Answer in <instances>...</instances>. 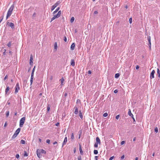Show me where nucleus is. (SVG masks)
Returning a JSON list of instances; mask_svg holds the SVG:
<instances>
[{
  "mask_svg": "<svg viewBox=\"0 0 160 160\" xmlns=\"http://www.w3.org/2000/svg\"><path fill=\"white\" fill-rule=\"evenodd\" d=\"M14 7V5L13 4H12L11 5L10 8H9L8 10V11L7 16H6V19H8V17H9L12 14V12L13 10V9Z\"/></svg>",
  "mask_w": 160,
  "mask_h": 160,
  "instance_id": "1",
  "label": "nucleus"
},
{
  "mask_svg": "<svg viewBox=\"0 0 160 160\" xmlns=\"http://www.w3.org/2000/svg\"><path fill=\"white\" fill-rule=\"evenodd\" d=\"M77 106H75L74 107L75 110H78L79 109V107H80L81 105V101L79 99H78L76 102Z\"/></svg>",
  "mask_w": 160,
  "mask_h": 160,
  "instance_id": "2",
  "label": "nucleus"
},
{
  "mask_svg": "<svg viewBox=\"0 0 160 160\" xmlns=\"http://www.w3.org/2000/svg\"><path fill=\"white\" fill-rule=\"evenodd\" d=\"M20 129H21L20 128H18V129H17L14 135L12 137V139H14L17 136L20 132Z\"/></svg>",
  "mask_w": 160,
  "mask_h": 160,
  "instance_id": "3",
  "label": "nucleus"
},
{
  "mask_svg": "<svg viewBox=\"0 0 160 160\" xmlns=\"http://www.w3.org/2000/svg\"><path fill=\"white\" fill-rule=\"evenodd\" d=\"M25 120V117H23L22 118L20 121V127H22L24 123Z\"/></svg>",
  "mask_w": 160,
  "mask_h": 160,
  "instance_id": "4",
  "label": "nucleus"
},
{
  "mask_svg": "<svg viewBox=\"0 0 160 160\" xmlns=\"http://www.w3.org/2000/svg\"><path fill=\"white\" fill-rule=\"evenodd\" d=\"M60 1H57L56 3L52 6L51 8V11H52L60 3Z\"/></svg>",
  "mask_w": 160,
  "mask_h": 160,
  "instance_id": "5",
  "label": "nucleus"
},
{
  "mask_svg": "<svg viewBox=\"0 0 160 160\" xmlns=\"http://www.w3.org/2000/svg\"><path fill=\"white\" fill-rule=\"evenodd\" d=\"M20 89V88L18 83L15 86V93H17L18 92V90Z\"/></svg>",
  "mask_w": 160,
  "mask_h": 160,
  "instance_id": "6",
  "label": "nucleus"
},
{
  "mask_svg": "<svg viewBox=\"0 0 160 160\" xmlns=\"http://www.w3.org/2000/svg\"><path fill=\"white\" fill-rule=\"evenodd\" d=\"M10 104H11L12 106L13 105V101L12 99H10L8 100L6 106H7L8 105H9Z\"/></svg>",
  "mask_w": 160,
  "mask_h": 160,
  "instance_id": "7",
  "label": "nucleus"
},
{
  "mask_svg": "<svg viewBox=\"0 0 160 160\" xmlns=\"http://www.w3.org/2000/svg\"><path fill=\"white\" fill-rule=\"evenodd\" d=\"M7 24L12 29H14L15 28L14 24L12 22H7Z\"/></svg>",
  "mask_w": 160,
  "mask_h": 160,
  "instance_id": "8",
  "label": "nucleus"
},
{
  "mask_svg": "<svg viewBox=\"0 0 160 160\" xmlns=\"http://www.w3.org/2000/svg\"><path fill=\"white\" fill-rule=\"evenodd\" d=\"M155 73V71L154 70H153L151 74H150V78L151 79H152L153 78H154V74Z\"/></svg>",
  "mask_w": 160,
  "mask_h": 160,
  "instance_id": "9",
  "label": "nucleus"
},
{
  "mask_svg": "<svg viewBox=\"0 0 160 160\" xmlns=\"http://www.w3.org/2000/svg\"><path fill=\"white\" fill-rule=\"evenodd\" d=\"M148 41L149 42V48L150 49L151 48V37L150 36H148L147 38Z\"/></svg>",
  "mask_w": 160,
  "mask_h": 160,
  "instance_id": "10",
  "label": "nucleus"
},
{
  "mask_svg": "<svg viewBox=\"0 0 160 160\" xmlns=\"http://www.w3.org/2000/svg\"><path fill=\"white\" fill-rule=\"evenodd\" d=\"M32 60H33L32 55V54H31L30 55V62H29V63L30 65H32V63H33Z\"/></svg>",
  "mask_w": 160,
  "mask_h": 160,
  "instance_id": "11",
  "label": "nucleus"
},
{
  "mask_svg": "<svg viewBox=\"0 0 160 160\" xmlns=\"http://www.w3.org/2000/svg\"><path fill=\"white\" fill-rule=\"evenodd\" d=\"M59 18L58 15L56 14L54 15L53 17L51 18L50 22H51L52 21L54 20L55 19L58 18Z\"/></svg>",
  "mask_w": 160,
  "mask_h": 160,
  "instance_id": "12",
  "label": "nucleus"
},
{
  "mask_svg": "<svg viewBox=\"0 0 160 160\" xmlns=\"http://www.w3.org/2000/svg\"><path fill=\"white\" fill-rule=\"evenodd\" d=\"M71 65L72 66H74L75 65V62L74 59H72L71 60Z\"/></svg>",
  "mask_w": 160,
  "mask_h": 160,
  "instance_id": "13",
  "label": "nucleus"
},
{
  "mask_svg": "<svg viewBox=\"0 0 160 160\" xmlns=\"http://www.w3.org/2000/svg\"><path fill=\"white\" fill-rule=\"evenodd\" d=\"M67 142V137H66L64 138V140L63 143H62V147H63L64 145H65Z\"/></svg>",
  "mask_w": 160,
  "mask_h": 160,
  "instance_id": "14",
  "label": "nucleus"
},
{
  "mask_svg": "<svg viewBox=\"0 0 160 160\" xmlns=\"http://www.w3.org/2000/svg\"><path fill=\"white\" fill-rule=\"evenodd\" d=\"M96 142L99 144H101V141L100 140L98 137H97L96 138Z\"/></svg>",
  "mask_w": 160,
  "mask_h": 160,
  "instance_id": "15",
  "label": "nucleus"
},
{
  "mask_svg": "<svg viewBox=\"0 0 160 160\" xmlns=\"http://www.w3.org/2000/svg\"><path fill=\"white\" fill-rule=\"evenodd\" d=\"M75 47V44L74 43H73L70 47V49L71 50H73L74 49Z\"/></svg>",
  "mask_w": 160,
  "mask_h": 160,
  "instance_id": "16",
  "label": "nucleus"
},
{
  "mask_svg": "<svg viewBox=\"0 0 160 160\" xmlns=\"http://www.w3.org/2000/svg\"><path fill=\"white\" fill-rule=\"evenodd\" d=\"M37 152V154L38 156V157L39 158H40L41 157V153L39 152V149H38L36 151Z\"/></svg>",
  "mask_w": 160,
  "mask_h": 160,
  "instance_id": "17",
  "label": "nucleus"
},
{
  "mask_svg": "<svg viewBox=\"0 0 160 160\" xmlns=\"http://www.w3.org/2000/svg\"><path fill=\"white\" fill-rule=\"evenodd\" d=\"M128 115L131 116L132 119H133L134 121H135V119L133 117V115L132 114V113H131V111H129L128 112Z\"/></svg>",
  "mask_w": 160,
  "mask_h": 160,
  "instance_id": "18",
  "label": "nucleus"
},
{
  "mask_svg": "<svg viewBox=\"0 0 160 160\" xmlns=\"http://www.w3.org/2000/svg\"><path fill=\"white\" fill-rule=\"evenodd\" d=\"M79 150L80 154L82 155H83V152L82 149L81 145L80 144H79Z\"/></svg>",
  "mask_w": 160,
  "mask_h": 160,
  "instance_id": "19",
  "label": "nucleus"
},
{
  "mask_svg": "<svg viewBox=\"0 0 160 160\" xmlns=\"http://www.w3.org/2000/svg\"><path fill=\"white\" fill-rule=\"evenodd\" d=\"M60 81H61V85H63L64 84V79L63 77H62L60 80Z\"/></svg>",
  "mask_w": 160,
  "mask_h": 160,
  "instance_id": "20",
  "label": "nucleus"
},
{
  "mask_svg": "<svg viewBox=\"0 0 160 160\" xmlns=\"http://www.w3.org/2000/svg\"><path fill=\"white\" fill-rule=\"evenodd\" d=\"M9 89H10V88H9V86H7L6 88L5 89V91L6 94H7L8 93V91L9 90Z\"/></svg>",
  "mask_w": 160,
  "mask_h": 160,
  "instance_id": "21",
  "label": "nucleus"
},
{
  "mask_svg": "<svg viewBox=\"0 0 160 160\" xmlns=\"http://www.w3.org/2000/svg\"><path fill=\"white\" fill-rule=\"evenodd\" d=\"M59 7H58V8H57L56 10L53 12V14H55L56 12H58V11L59 10Z\"/></svg>",
  "mask_w": 160,
  "mask_h": 160,
  "instance_id": "22",
  "label": "nucleus"
},
{
  "mask_svg": "<svg viewBox=\"0 0 160 160\" xmlns=\"http://www.w3.org/2000/svg\"><path fill=\"white\" fill-rule=\"evenodd\" d=\"M39 150L41 153H46V151L43 149H40Z\"/></svg>",
  "mask_w": 160,
  "mask_h": 160,
  "instance_id": "23",
  "label": "nucleus"
},
{
  "mask_svg": "<svg viewBox=\"0 0 160 160\" xmlns=\"http://www.w3.org/2000/svg\"><path fill=\"white\" fill-rule=\"evenodd\" d=\"M54 49H57L58 46H57V43L56 42H55L54 43Z\"/></svg>",
  "mask_w": 160,
  "mask_h": 160,
  "instance_id": "24",
  "label": "nucleus"
},
{
  "mask_svg": "<svg viewBox=\"0 0 160 160\" xmlns=\"http://www.w3.org/2000/svg\"><path fill=\"white\" fill-rule=\"evenodd\" d=\"M120 76V74L118 73H116L115 75V78H118Z\"/></svg>",
  "mask_w": 160,
  "mask_h": 160,
  "instance_id": "25",
  "label": "nucleus"
},
{
  "mask_svg": "<svg viewBox=\"0 0 160 160\" xmlns=\"http://www.w3.org/2000/svg\"><path fill=\"white\" fill-rule=\"evenodd\" d=\"M20 142L21 144H25L26 143V142L25 140H21Z\"/></svg>",
  "mask_w": 160,
  "mask_h": 160,
  "instance_id": "26",
  "label": "nucleus"
},
{
  "mask_svg": "<svg viewBox=\"0 0 160 160\" xmlns=\"http://www.w3.org/2000/svg\"><path fill=\"white\" fill-rule=\"evenodd\" d=\"M61 11H59L57 14L58 15V17H59L61 16Z\"/></svg>",
  "mask_w": 160,
  "mask_h": 160,
  "instance_id": "27",
  "label": "nucleus"
},
{
  "mask_svg": "<svg viewBox=\"0 0 160 160\" xmlns=\"http://www.w3.org/2000/svg\"><path fill=\"white\" fill-rule=\"evenodd\" d=\"M157 74L158 77H160V71L159 69H158L157 70Z\"/></svg>",
  "mask_w": 160,
  "mask_h": 160,
  "instance_id": "28",
  "label": "nucleus"
},
{
  "mask_svg": "<svg viewBox=\"0 0 160 160\" xmlns=\"http://www.w3.org/2000/svg\"><path fill=\"white\" fill-rule=\"evenodd\" d=\"M3 17H4V16L3 15L1 16L0 17V23L2 21V20L3 18Z\"/></svg>",
  "mask_w": 160,
  "mask_h": 160,
  "instance_id": "29",
  "label": "nucleus"
},
{
  "mask_svg": "<svg viewBox=\"0 0 160 160\" xmlns=\"http://www.w3.org/2000/svg\"><path fill=\"white\" fill-rule=\"evenodd\" d=\"M74 20V17H72L71 18V20H70V22H73Z\"/></svg>",
  "mask_w": 160,
  "mask_h": 160,
  "instance_id": "30",
  "label": "nucleus"
},
{
  "mask_svg": "<svg viewBox=\"0 0 160 160\" xmlns=\"http://www.w3.org/2000/svg\"><path fill=\"white\" fill-rule=\"evenodd\" d=\"M79 116L80 117V118H82L83 117L82 115V113L80 111L79 112Z\"/></svg>",
  "mask_w": 160,
  "mask_h": 160,
  "instance_id": "31",
  "label": "nucleus"
},
{
  "mask_svg": "<svg viewBox=\"0 0 160 160\" xmlns=\"http://www.w3.org/2000/svg\"><path fill=\"white\" fill-rule=\"evenodd\" d=\"M98 151L97 150H94V153L95 154H97L98 153Z\"/></svg>",
  "mask_w": 160,
  "mask_h": 160,
  "instance_id": "32",
  "label": "nucleus"
},
{
  "mask_svg": "<svg viewBox=\"0 0 160 160\" xmlns=\"http://www.w3.org/2000/svg\"><path fill=\"white\" fill-rule=\"evenodd\" d=\"M7 46H8V47H10L11 46V42H9L7 44Z\"/></svg>",
  "mask_w": 160,
  "mask_h": 160,
  "instance_id": "33",
  "label": "nucleus"
},
{
  "mask_svg": "<svg viewBox=\"0 0 160 160\" xmlns=\"http://www.w3.org/2000/svg\"><path fill=\"white\" fill-rule=\"evenodd\" d=\"M71 138L72 139H73L74 138V134L73 133L71 134Z\"/></svg>",
  "mask_w": 160,
  "mask_h": 160,
  "instance_id": "34",
  "label": "nucleus"
},
{
  "mask_svg": "<svg viewBox=\"0 0 160 160\" xmlns=\"http://www.w3.org/2000/svg\"><path fill=\"white\" fill-rule=\"evenodd\" d=\"M78 160H82L81 156H78Z\"/></svg>",
  "mask_w": 160,
  "mask_h": 160,
  "instance_id": "35",
  "label": "nucleus"
},
{
  "mask_svg": "<svg viewBox=\"0 0 160 160\" xmlns=\"http://www.w3.org/2000/svg\"><path fill=\"white\" fill-rule=\"evenodd\" d=\"M98 144L97 143L95 142L94 145V147L96 148H97L98 147Z\"/></svg>",
  "mask_w": 160,
  "mask_h": 160,
  "instance_id": "36",
  "label": "nucleus"
},
{
  "mask_svg": "<svg viewBox=\"0 0 160 160\" xmlns=\"http://www.w3.org/2000/svg\"><path fill=\"white\" fill-rule=\"evenodd\" d=\"M108 114L106 112V113H105L103 115V117H106L108 116Z\"/></svg>",
  "mask_w": 160,
  "mask_h": 160,
  "instance_id": "37",
  "label": "nucleus"
},
{
  "mask_svg": "<svg viewBox=\"0 0 160 160\" xmlns=\"http://www.w3.org/2000/svg\"><path fill=\"white\" fill-rule=\"evenodd\" d=\"M63 40L65 42H67V38L66 36H64Z\"/></svg>",
  "mask_w": 160,
  "mask_h": 160,
  "instance_id": "38",
  "label": "nucleus"
},
{
  "mask_svg": "<svg viewBox=\"0 0 160 160\" xmlns=\"http://www.w3.org/2000/svg\"><path fill=\"white\" fill-rule=\"evenodd\" d=\"M129 21L130 23L131 24L132 22V18H130L129 19Z\"/></svg>",
  "mask_w": 160,
  "mask_h": 160,
  "instance_id": "39",
  "label": "nucleus"
},
{
  "mask_svg": "<svg viewBox=\"0 0 160 160\" xmlns=\"http://www.w3.org/2000/svg\"><path fill=\"white\" fill-rule=\"evenodd\" d=\"M50 141L49 139H47L46 140V142L49 144L50 143Z\"/></svg>",
  "mask_w": 160,
  "mask_h": 160,
  "instance_id": "40",
  "label": "nucleus"
},
{
  "mask_svg": "<svg viewBox=\"0 0 160 160\" xmlns=\"http://www.w3.org/2000/svg\"><path fill=\"white\" fill-rule=\"evenodd\" d=\"M155 132L156 133H157L158 132V128L157 127L155 128Z\"/></svg>",
  "mask_w": 160,
  "mask_h": 160,
  "instance_id": "41",
  "label": "nucleus"
},
{
  "mask_svg": "<svg viewBox=\"0 0 160 160\" xmlns=\"http://www.w3.org/2000/svg\"><path fill=\"white\" fill-rule=\"evenodd\" d=\"M24 156H28V154L26 151L24 152Z\"/></svg>",
  "mask_w": 160,
  "mask_h": 160,
  "instance_id": "42",
  "label": "nucleus"
},
{
  "mask_svg": "<svg viewBox=\"0 0 160 160\" xmlns=\"http://www.w3.org/2000/svg\"><path fill=\"white\" fill-rule=\"evenodd\" d=\"M6 117H8L9 116V112L8 111L7 112H6Z\"/></svg>",
  "mask_w": 160,
  "mask_h": 160,
  "instance_id": "43",
  "label": "nucleus"
},
{
  "mask_svg": "<svg viewBox=\"0 0 160 160\" xmlns=\"http://www.w3.org/2000/svg\"><path fill=\"white\" fill-rule=\"evenodd\" d=\"M119 117H120V115H117L116 117V119H117V120H118L119 119Z\"/></svg>",
  "mask_w": 160,
  "mask_h": 160,
  "instance_id": "44",
  "label": "nucleus"
},
{
  "mask_svg": "<svg viewBox=\"0 0 160 160\" xmlns=\"http://www.w3.org/2000/svg\"><path fill=\"white\" fill-rule=\"evenodd\" d=\"M16 157L17 158H19V155L18 154H16Z\"/></svg>",
  "mask_w": 160,
  "mask_h": 160,
  "instance_id": "45",
  "label": "nucleus"
},
{
  "mask_svg": "<svg viewBox=\"0 0 160 160\" xmlns=\"http://www.w3.org/2000/svg\"><path fill=\"white\" fill-rule=\"evenodd\" d=\"M114 158V156H112L110 157L109 159V160H112Z\"/></svg>",
  "mask_w": 160,
  "mask_h": 160,
  "instance_id": "46",
  "label": "nucleus"
},
{
  "mask_svg": "<svg viewBox=\"0 0 160 160\" xmlns=\"http://www.w3.org/2000/svg\"><path fill=\"white\" fill-rule=\"evenodd\" d=\"M125 143V142L124 141H122L121 142V145H123Z\"/></svg>",
  "mask_w": 160,
  "mask_h": 160,
  "instance_id": "47",
  "label": "nucleus"
},
{
  "mask_svg": "<svg viewBox=\"0 0 160 160\" xmlns=\"http://www.w3.org/2000/svg\"><path fill=\"white\" fill-rule=\"evenodd\" d=\"M33 82V79H30V85L31 86Z\"/></svg>",
  "mask_w": 160,
  "mask_h": 160,
  "instance_id": "48",
  "label": "nucleus"
},
{
  "mask_svg": "<svg viewBox=\"0 0 160 160\" xmlns=\"http://www.w3.org/2000/svg\"><path fill=\"white\" fill-rule=\"evenodd\" d=\"M4 52H3V55H5L6 54V50L4 49Z\"/></svg>",
  "mask_w": 160,
  "mask_h": 160,
  "instance_id": "49",
  "label": "nucleus"
},
{
  "mask_svg": "<svg viewBox=\"0 0 160 160\" xmlns=\"http://www.w3.org/2000/svg\"><path fill=\"white\" fill-rule=\"evenodd\" d=\"M118 92V90H117V89H116L114 91V92L115 93H116Z\"/></svg>",
  "mask_w": 160,
  "mask_h": 160,
  "instance_id": "50",
  "label": "nucleus"
},
{
  "mask_svg": "<svg viewBox=\"0 0 160 160\" xmlns=\"http://www.w3.org/2000/svg\"><path fill=\"white\" fill-rule=\"evenodd\" d=\"M36 13H35V12H34V13L32 15V17L33 18H34V17H35V16H36Z\"/></svg>",
  "mask_w": 160,
  "mask_h": 160,
  "instance_id": "51",
  "label": "nucleus"
},
{
  "mask_svg": "<svg viewBox=\"0 0 160 160\" xmlns=\"http://www.w3.org/2000/svg\"><path fill=\"white\" fill-rule=\"evenodd\" d=\"M8 76L7 75H6L4 78V80H5L6 79L8 78Z\"/></svg>",
  "mask_w": 160,
  "mask_h": 160,
  "instance_id": "52",
  "label": "nucleus"
},
{
  "mask_svg": "<svg viewBox=\"0 0 160 160\" xmlns=\"http://www.w3.org/2000/svg\"><path fill=\"white\" fill-rule=\"evenodd\" d=\"M78 111H75L74 113H75V114H78Z\"/></svg>",
  "mask_w": 160,
  "mask_h": 160,
  "instance_id": "53",
  "label": "nucleus"
},
{
  "mask_svg": "<svg viewBox=\"0 0 160 160\" xmlns=\"http://www.w3.org/2000/svg\"><path fill=\"white\" fill-rule=\"evenodd\" d=\"M76 148H74V150H73L74 153H75L76 152Z\"/></svg>",
  "mask_w": 160,
  "mask_h": 160,
  "instance_id": "54",
  "label": "nucleus"
},
{
  "mask_svg": "<svg viewBox=\"0 0 160 160\" xmlns=\"http://www.w3.org/2000/svg\"><path fill=\"white\" fill-rule=\"evenodd\" d=\"M88 73L89 74H91V72L90 70H89L88 72Z\"/></svg>",
  "mask_w": 160,
  "mask_h": 160,
  "instance_id": "55",
  "label": "nucleus"
},
{
  "mask_svg": "<svg viewBox=\"0 0 160 160\" xmlns=\"http://www.w3.org/2000/svg\"><path fill=\"white\" fill-rule=\"evenodd\" d=\"M136 69H138L139 68V66L138 65H137L136 67Z\"/></svg>",
  "mask_w": 160,
  "mask_h": 160,
  "instance_id": "56",
  "label": "nucleus"
},
{
  "mask_svg": "<svg viewBox=\"0 0 160 160\" xmlns=\"http://www.w3.org/2000/svg\"><path fill=\"white\" fill-rule=\"evenodd\" d=\"M35 67H34V68H33V69H32V72H34V71H35Z\"/></svg>",
  "mask_w": 160,
  "mask_h": 160,
  "instance_id": "57",
  "label": "nucleus"
},
{
  "mask_svg": "<svg viewBox=\"0 0 160 160\" xmlns=\"http://www.w3.org/2000/svg\"><path fill=\"white\" fill-rule=\"evenodd\" d=\"M124 155H122L121 157V159H124Z\"/></svg>",
  "mask_w": 160,
  "mask_h": 160,
  "instance_id": "58",
  "label": "nucleus"
},
{
  "mask_svg": "<svg viewBox=\"0 0 160 160\" xmlns=\"http://www.w3.org/2000/svg\"><path fill=\"white\" fill-rule=\"evenodd\" d=\"M98 13V12L97 11H95L94 12V14H97Z\"/></svg>",
  "mask_w": 160,
  "mask_h": 160,
  "instance_id": "59",
  "label": "nucleus"
},
{
  "mask_svg": "<svg viewBox=\"0 0 160 160\" xmlns=\"http://www.w3.org/2000/svg\"><path fill=\"white\" fill-rule=\"evenodd\" d=\"M59 125V123H58V122L56 124V126H58Z\"/></svg>",
  "mask_w": 160,
  "mask_h": 160,
  "instance_id": "60",
  "label": "nucleus"
},
{
  "mask_svg": "<svg viewBox=\"0 0 160 160\" xmlns=\"http://www.w3.org/2000/svg\"><path fill=\"white\" fill-rule=\"evenodd\" d=\"M56 144H57V142L56 141H55V142H54L53 143V145H55Z\"/></svg>",
  "mask_w": 160,
  "mask_h": 160,
  "instance_id": "61",
  "label": "nucleus"
},
{
  "mask_svg": "<svg viewBox=\"0 0 160 160\" xmlns=\"http://www.w3.org/2000/svg\"><path fill=\"white\" fill-rule=\"evenodd\" d=\"M95 159H96V160H98V156H96L95 157Z\"/></svg>",
  "mask_w": 160,
  "mask_h": 160,
  "instance_id": "62",
  "label": "nucleus"
},
{
  "mask_svg": "<svg viewBox=\"0 0 160 160\" xmlns=\"http://www.w3.org/2000/svg\"><path fill=\"white\" fill-rule=\"evenodd\" d=\"M67 95H68V94H67V93H65L64 94V96H65V97H66V96H67Z\"/></svg>",
  "mask_w": 160,
  "mask_h": 160,
  "instance_id": "63",
  "label": "nucleus"
},
{
  "mask_svg": "<svg viewBox=\"0 0 160 160\" xmlns=\"http://www.w3.org/2000/svg\"><path fill=\"white\" fill-rule=\"evenodd\" d=\"M7 125V123L6 122L5 123V124H4V127H6Z\"/></svg>",
  "mask_w": 160,
  "mask_h": 160,
  "instance_id": "64",
  "label": "nucleus"
}]
</instances>
